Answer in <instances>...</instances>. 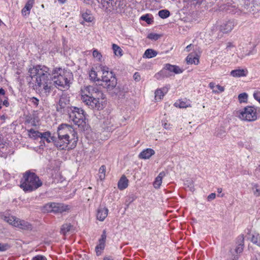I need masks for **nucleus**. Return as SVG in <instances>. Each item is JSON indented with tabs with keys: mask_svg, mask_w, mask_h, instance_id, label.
Instances as JSON below:
<instances>
[{
	"mask_svg": "<svg viewBox=\"0 0 260 260\" xmlns=\"http://www.w3.org/2000/svg\"><path fill=\"white\" fill-rule=\"evenodd\" d=\"M10 247V245L7 243H0V251H5Z\"/></svg>",
	"mask_w": 260,
	"mask_h": 260,
	"instance_id": "a18cd8bd",
	"label": "nucleus"
},
{
	"mask_svg": "<svg viewBox=\"0 0 260 260\" xmlns=\"http://www.w3.org/2000/svg\"><path fill=\"white\" fill-rule=\"evenodd\" d=\"M20 186L25 192H30L36 190L42 185L39 177L33 172L27 171L23 174Z\"/></svg>",
	"mask_w": 260,
	"mask_h": 260,
	"instance_id": "7ed1b4c3",
	"label": "nucleus"
},
{
	"mask_svg": "<svg viewBox=\"0 0 260 260\" xmlns=\"http://www.w3.org/2000/svg\"><path fill=\"white\" fill-rule=\"evenodd\" d=\"M4 220L10 224L22 230L31 231L33 228L31 224L28 221L20 219L14 216H5Z\"/></svg>",
	"mask_w": 260,
	"mask_h": 260,
	"instance_id": "423d86ee",
	"label": "nucleus"
},
{
	"mask_svg": "<svg viewBox=\"0 0 260 260\" xmlns=\"http://www.w3.org/2000/svg\"><path fill=\"white\" fill-rule=\"evenodd\" d=\"M160 37V35L157 34L151 33L148 35V38L152 40H157Z\"/></svg>",
	"mask_w": 260,
	"mask_h": 260,
	"instance_id": "c03bdc74",
	"label": "nucleus"
},
{
	"mask_svg": "<svg viewBox=\"0 0 260 260\" xmlns=\"http://www.w3.org/2000/svg\"><path fill=\"white\" fill-rule=\"evenodd\" d=\"M96 1H98V0H84V2L86 4L89 5H92Z\"/></svg>",
	"mask_w": 260,
	"mask_h": 260,
	"instance_id": "4d7b16f0",
	"label": "nucleus"
},
{
	"mask_svg": "<svg viewBox=\"0 0 260 260\" xmlns=\"http://www.w3.org/2000/svg\"><path fill=\"white\" fill-rule=\"evenodd\" d=\"M170 15V13L169 11L167 10H162L158 12L159 16L162 19L167 18Z\"/></svg>",
	"mask_w": 260,
	"mask_h": 260,
	"instance_id": "e433bc0d",
	"label": "nucleus"
},
{
	"mask_svg": "<svg viewBox=\"0 0 260 260\" xmlns=\"http://www.w3.org/2000/svg\"><path fill=\"white\" fill-rule=\"evenodd\" d=\"M225 131L222 128L218 129L216 134V136L219 137H222V136H225Z\"/></svg>",
	"mask_w": 260,
	"mask_h": 260,
	"instance_id": "8fccbe9b",
	"label": "nucleus"
},
{
	"mask_svg": "<svg viewBox=\"0 0 260 260\" xmlns=\"http://www.w3.org/2000/svg\"><path fill=\"white\" fill-rule=\"evenodd\" d=\"M106 238V232H105V231H104L103 233L101 236V239L100 240V242H103V243H105Z\"/></svg>",
	"mask_w": 260,
	"mask_h": 260,
	"instance_id": "6e6d98bb",
	"label": "nucleus"
},
{
	"mask_svg": "<svg viewBox=\"0 0 260 260\" xmlns=\"http://www.w3.org/2000/svg\"><path fill=\"white\" fill-rule=\"evenodd\" d=\"M52 142L54 146L60 150H71L74 149L77 145L78 140V138H62L58 136L56 137H52Z\"/></svg>",
	"mask_w": 260,
	"mask_h": 260,
	"instance_id": "39448f33",
	"label": "nucleus"
},
{
	"mask_svg": "<svg viewBox=\"0 0 260 260\" xmlns=\"http://www.w3.org/2000/svg\"><path fill=\"white\" fill-rule=\"evenodd\" d=\"M57 135L62 138H78L77 133L74 131L72 126L67 124H61L57 129Z\"/></svg>",
	"mask_w": 260,
	"mask_h": 260,
	"instance_id": "1a4fd4ad",
	"label": "nucleus"
},
{
	"mask_svg": "<svg viewBox=\"0 0 260 260\" xmlns=\"http://www.w3.org/2000/svg\"><path fill=\"white\" fill-rule=\"evenodd\" d=\"M168 89L166 87L157 89L155 92V100H161L168 92Z\"/></svg>",
	"mask_w": 260,
	"mask_h": 260,
	"instance_id": "4be33fe9",
	"label": "nucleus"
},
{
	"mask_svg": "<svg viewBox=\"0 0 260 260\" xmlns=\"http://www.w3.org/2000/svg\"><path fill=\"white\" fill-rule=\"evenodd\" d=\"M128 180L125 175H122L118 183V187L120 190H123L128 186Z\"/></svg>",
	"mask_w": 260,
	"mask_h": 260,
	"instance_id": "6ab92c4d",
	"label": "nucleus"
},
{
	"mask_svg": "<svg viewBox=\"0 0 260 260\" xmlns=\"http://www.w3.org/2000/svg\"><path fill=\"white\" fill-rule=\"evenodd\" d=\"M165 175L166 174L164 172H161L155 178V180L153 183V186L155 188H158L160 187L162 183V179L165 176Z\"/></svg>",
	"mask_w": 260,
	"mask_h": 260,
	"instance_id": "5701e85b",
	"label": "nucleus"
},
{
	"mask_svg": "<svg viewBox=\"0 0 260 260\" xmlns=\"http://www.w3.org/2000/svg\"><path fill=\"white\" fill-rule=\"evenodd\" d=\"M103 82V85L107 89V91H110L114 89V87L116 86L117 83L116 77Z\"/></svg>",
	"mask_w": 260,
	"mask_h": 260,
	"instance_id": "4468645a",
	"label": "nucleus"
},
{
	"mask_svg": "<svg viewBox=\"0 0 260 260\" xmlns=\"http://www.w3.org/2000/svg\"><path fill=\"white\" fill-rule=\"evenodd\" d=\"M171 75H172L169 73V72L166 69V67L165 66L162 70L155 75L154 77L157 79L159 80L163 78L169 77Z\"/></svg>",
	"mask_w": 260,
	"mask_h": 260,
	"instance_id": "412c9836",
	"label": "nucleus"
},
{
	"mask_svg": "<svg viewBox=\"0 0 260 260\" xmlns=\"http://www.w3.org/2000/svg\"><path fill=\"white\" fill-rule=\"evenodd\" d=\"M112 49L115 55L122 56V49L116 44L112 45Z\"/></svg>",
	"mask_w": 260,
	"mask_h": 260,
	"instance_id": "f704fd0d",
	"label": "nucleus"
},
{
	"mask_svg": "<svg viewBox=\"0 0 260 260\" xmlns=\"http://www.w3.org/2000/svg\"><path fill=\"white\" fill-rule=\"evenodd\" d=\"M187 63L188 64H198L199 63V60L198 58L194 57L192 54H189L186 58Z\"/></svg>",
	"mask_w": 260,
	"mask_h": 260,
	"instance_id": "393cba45",
	"label": "nucleus"
},
{
	"mask_svg": "<svg viewBox=\"0 0 260 260\" xmlns=\"http://www.w3.org/2000/svg\"><path fill=\"white\" fill-rule=\"evenodd\" d=\"M141 19L145 21L147 23H151L152 20L149 17L148 15H143L141 17Z\"/></svg>",
	"mask_w": 260,
	"mask_h": 260,
	"instance_id": "49530a36",
	"label": "nucleus"
},
{
	"mask_svg": "<svg viewBox=\"0 0 260 260\" xmlns=\"http://www.w3.org/2000/svg\"><path fill=\"white\" fill-rule=\"evenodd\" d=\"M104 98L103 92L96 86H88L81 91V100L92 109H102L103 105L100 100Z\"/></svg>",
	"mask_w": 260,
	"mask_h": 260,
	"instance_id": "f03ea898",
	"label": "nucleus"
},
{
	"mask_svg": "<svg viewBox=\"0 0 260 260\" xmlns=\"http://www.w3.org/2000/svg\"><path fill=\"white\" fill-rule=\"evenodd\" d=\"M30 102L35 106H37L39 104V100L35 98L32 97L30 99Z\"/></svg>",
	"mask_w": 260,
	"mask_h": 260,
	"instance_id": "09e8293b",
	"label": "nucleus"
},
{
	"mask_svg": "<svg viewBox=\"0 0 260 260\" xmlns=\"http://www.w3.org/2000/svg\"><path fill=\"white\" fill-rule=\"evenodd\" d=\"M73 228V225L70 223H66L63 224L60 229V233L65 235L67 233L71 231Z\"/></svg>",
	"mask_w": 260,
	"mask_h": 260,
	"instance_id": "cd10ccee",
	"label": "nucleus"
},
{
	"mask_svg": "<svg viewBox=\"0 0 260 260\" xmlns=\"http://www.w3.org/2000/svg\"><path fill=\"white\" fill-rule=\"evenodd\" d=\"M234 46L233 45V44L231 43V42H228L227 43V46H226V48L228 49V48H232V47H234Z\"/></svg>",
	"mask_w": 260,
	"mask_h": 260,
	"instance_id": "e2e57ef3",
	"label": "nucleus"
},
{
	"mask_svg": "<svg viewBox=\"0 0 260 260\" xmlns=\"http://www.w3.org/2000/svg\"><path fill=\"white\" fill-rule=\"evenodd\" d=\"M115 77H116L115 74L113 72L110 71V72L104 73V75L102 76V81L103 82L106 81Z\"/></svg>",
	"mask_w": 260,
	"mask_h": 260,
	"instance_id": "2f4dec72",
	"label": "nucleus"
},
{
	"mask_svg": "<svg viewBox=\"0 0 260 260\" xmlns=\"http://www.w3.org/2000/svg\"><path fill=\"white\" fill-rule=\"evenodd\" d=\"M103 260H113L112 259H111V258L110 257H105L104 258Z\"/></svg>",
	"mask_w": 260,
	"mask_h": 260,
	"instance_id": "774afa93",
	"label": "nucleus"
},
{
	"mask_svg": "<svg viewBox=\"0 0 260 260\" xmlns=\"http://www.w3.org/2000/svg\"><path fill=\"white\" fill-rule=\"evenodd\" d=\"M82 16L84 20L88 22H92L93 19V17L89 10H86L85 12L83 13Z\"/></svg>",
	"mask_w": 260,
	"mask_h": 260,
	"instance_id": "c756f323",
	"label": "nucleus"
},
{
	"mask_svg": "<svg viewBox=\"0 0 260 260\" xmlns=\"http://www.w3.org/2000/svg\"><path fill=\"white\" fill-rule=\"evenodd\" d=\"M28 133L29 137L34 139H36L38 138H41L42 135V133H40L37 131H35L32 128L28 130Z\"/></svg>",
	"mask_w": 260,
	"mask_h": 260,
	"instance_id": "c85d7f7f",
	"label": "nucleus"
},
{
	"mask_svg": "<svg viewBox=\"0 0 260 260\" xmlns=\"http://www.w3.org/2000/svg\"><path fill=\"white\" fill-rule=\"evenodd\" d=\"M3 105L6 107H8L9 106V103L8 101V98L3 101Z\"/></svg>",
	"mask_w": 260,
	"mask_h": 260,
	"instance_id": "680f3d73",
	"label": "nucleus"
},
{
	"mask_svg": "<svg viewBox=\"0 0 260 260\" xmlns=\"http://www.w3.org/2000/svg\"><path fill=\"white\" fill-rule=\"evenodd\" d=\"M108 209L106 208L100 207L97 212V219L100 221H104L107 216Z\"/></svg>",
	"mask_w": 260,
	"mask_h": 260,
	"instance_id": "2eb2a0df",
	"label": "nucleus"
},
{
	"mask_svg": "<svg viewBox=\"0 0 260 260\" xmlns=\"http://www.w3.org/2000/svg\"><path fill=\"white\" fill-rule=\"evenodd\" d=\"M92 55L94 58H98V59L99 61H100L101 60L102 55L101 53L97 49H94L93 51Z\"/></svg>",
	"mask_w": 260,
	"mask_h": 260,
	"instance_id": "37998d69",
	"label": "nucleus"
},
{
	"mask_svg": "<svg viewBox=\"0 0 260 260\" xmlns=\"http://www.w3.org/2000/svg\"><path fill=\"white\" fill-rule=\"evenodd\" d=\"M260 93H254L253 94V96L255 100L258 101L259 102V99H260Z\"/></svg>",
	"mask_w": 260,
	"mask_h": 260,
	"instance_id": "052dcab7",
	"label": "nucleus"
},
{
	"mask_svg": "<svg viewBox=\"0 0 260 260\" xmlns=\"http://www.w3.org/2000/svg\"><path fill=\"white\" fill-rule=\"evenodd\" d=\"M114 119L112 118H110L105 120L104 124L108 131H111L114 126Z\"/></svg>",
	"mask_w": 260,
	"mask_h": 260,
	"instance_id": "a878e982",
	"label": "nucleus"
},
{
	"mask_svg": "<svg viewBox=\"0 0 260 260\" xmlns=\"http://www.w3.org/2000/svg\"><path fill=\"white\" fill-rule=\"evenodd\" d=\"M216 88L218 89V93L222 92L224 90V88L219 85H216Z\"/></svg>",
	"mask_w": 260,
	"mask_h": 260,
	"instance_id": "bf43d9fd",
	"label": "nucleus"
},
{
	"mask_svg": "<svg viewBox=\"0 0 260 260\" xmlns=\"http://www.w3.org/2000/svg\"><path fill=\"white\" fill-rule=\"evenodd\" d=\"M52 137H55V136H51V133L49 132H46L42 133L41 138L43 140H45L48 143L52 142Z\"/></svg>",
	"mask_w": 260,
	"mask_h": 260,
	"instance_id": "7c9ffc66",
	"label": "nucleus"
},
{
	"mask_svg": "<svg viewBox=\"0 0 260 260\" xmlns=\"http://www.w3.org/2000/svg\"><path fill=\"white\" fill-rule=\"evenodd\" d=\"M97 76V73L93 70H91L89 73V77L90 79L94 81H100V79L98 78Z\"/></svg>",
	"mask_w": 260,
	"mask_h": 260,
	"instance_id": "ea45409f",
	"label": "nucleus"
},
{
	"mask_svg": "<svg viewBox=\"0 0 260 260\" xmlns=\"http://www.w3.org/2000/svg\"><path fill=\"white\" fill-rule=\"evenodd\" d=\"M100 69L103 72V75H104V73H107V72H110L109 71V68L108 67H106V66H101L100 67Z\"/></svg>",
	"mask_w": 260,
	"mask_h": 260,
	"instance_id": "864d4df0",
	"label": "nucleus"
},
{
	"mask_svg": "<svg viewBox=\"0 0 260 260\" xmlns=\"http://www.w3.org/2000/svg\"><path fill=\"white\" fill-rule=\"evenodd\" d=\"M157 54V52L152 49H148L145 51L143 55L144 58H151L156 56Z\"/></svg>",
	"mask_w": 260,
	"mask_h": 260,
	"instance_id": "bb28decb",
	"label": "nucleus"
},
{
	"mask_svg": "<svg viewBox=\"0 0 260 260\" xmlns=\"http://www.w3.org/2000/svg\"><path fill=\"white\" fill-rule=\"evenodd\" d=\"M237 116L242 120L253 121L257 119L255 108L252 106L246 107L243 110L237 111Z\"/></svg>",
	"mask_w": 260,
	"mask_h": 260,
	"instance_id": "0eeeda50",
	"label": "nucleus"
},
{
	"mask_svg": "<svg viewBox=\"0 0 260 260\" xmlns=\"http://www.w3.org/2000/svg\"><path fill=\"white\" fill-rule=\"evenodd\" d=\"M209 87L213 90V92L214 93H218V91L216 89H214V88L216 87V85L214 83L210 82L209 84Z\"/></svg>",
	"mask_w": 260,
	"mask_h": 260,
	"instance_id": "3c124183",
	"label": "nucleus"
},
{
	"mask_svg": "<svg viewBox=\"0 0 260 260\" xmlns=\"http://www.w3.org/2000/svg\"><path fill=\"white\" fill-rule=\"evenodd\" d=\"M244 237L243 235H241L238 237V245L234 250H230L229 257L228 260H237L239 254L243 250Z\"/></svg>",
	"mask_w": 260,
	"mask_h": 260,
	"instance_id": "9d476101",
	"label": "nucleus"
},
{
	"mask_svg": "<svg viewBox=\"0 0 260 260\" xmlns=\"http://www.w3.org/2000/svg\"><path fill=\"white\" fill-rule=\"evenodd\" d=\"M222 188H217V192H218V193H221V192H222Z\"/></svg>",
	"mask_w": 260,
	"mask_h": 260,
	"instance_id": "338daca9",
	"label": "nucleus"
},
{
	"mask_svg": "<svg viewBox=\"0 0 260 260\" xmlns=\"http://www.w3.org/2000/svg\"><path fill=\"white\" fill-rule=\"evenodd\" d=\"M245 8L249 12L255 11L256 10L253 0H247L245 3Z\"/></svg>",
	"mask_w": 260,
	"mask_h": 260,
	"instance_id": "b1692460",
	"label": "nucleus"
},
{
	"mask_svg": "<svg viewBox=\"0 0 260 260\" xmlns=\"http://www.w3.org/2000/svg\"><path fill=\"white\" fill-rule=\"evenodd\" d=\"M105 243L103 242H100V244L95 247L96 254L100 255L101 254V250L104 248Z\"/></svg>",
	"mask_w": 260,
	"mask_h": 260,
	"instance_id": "58836bf2",
	"label": "nucleus"
},
{
	"mask_svg": "<svg viewBox=\"0 0 260 260\" xmlns=\"http://www.w3.org/2000/svg\"><path fill=\"white\" fill-rule=\"evenodd\" d=\"M154 150L151 148H147L142 151L139 157L142 159H148L152 155L154 154Z\"/></svg>",
	"mask_w": 260,
	"mask_h": 260,
	"instance_id": "f3484780",
	"label": "nucleus"
},
{
	"mask_svg": "<svg viewBox=\"0 0 260 260\" xmlns=\"http://www.w3.org/2000/svg\"><path fill=\"white\" fill-rule=\"evenodd\" d=\"M192 46V45L191 44H190L189 45H188L186 47V51L187 52H189L190 50V48Z\"/></svg>",
	"mask_w": 260,
	"mask_h": 260,
	"instance_id": "69168bd1",
	"label": "nucleus"
},
{
	"mask_svg": "<svg viewBox=\"0 0 260 260\" xmlns=\"http://www.w3.org/2000/svg\"><path fill=\"white\" fill-rule=\"evenodd\" d=\"M251 242L256 244L257 246H260V236L259 234L253 235L251 238Z\"/></svg>",
	"mask_w": 260,
	"mask_h": 260,
	"instance_id": "4c0bfd02",
	"label": "nucleus"
},
{
	"mask_svg": "<svg viewBox=\"0 0 260 260\" xmlns=\"http://www.w3.org/2000/svg\"><path fill=\"white\" fill-rule=\"evenodd\" d=\"M108 91L112 96L115 95L120 96L122 95V92L121 91L120 88L119 87H116V86L114 87V89Z\"/></svg>",
	"mask_w": 260,
	"mask_h": 260,
	"instance_id": "473e14b6",
	"label": "nucleus"
},
{
	"mask_svg": "<svg viewBox=\"0 0 260 260\" xmlns=\"http://www.w3.org/2000/svg\"><path fill=\"white\" fill-rule=\"evenodd\" d=\"M248 95L246 93H242L239 95L238 98L240 103L245 102L247 99Z\"/></svg>",
	"mask_w": 260,
	"mask_h": 260,
	"instance_id": "79ce46f5",
	"label": "nucleus"
},
{
	"mask_svg": "<svg viewBox=\"0 0 260 260\" xmlns=\"http://www.w3.org/2000/svg\"><path fill=\"white\" fill-rule=\"evenodd\" d=\"M71 111L69 113L70 120L73 121L74 123L77 125L81 131L87 129L88 124L85 118L84 111L77 107L71 108Z\"/></svg>",
	"mask_w": 260,
	"mask_h": 260,
	"instance_id": "20e7f679",
	"label": "nucleus"
},
{
	"mask_svg": "<svg viewBox=\"0 0 260 260\" xmlns=\"http://www.w3.org/2000/svg\"><path fill=\"white\" fill-rule=\"evenodd\" d=\"M31 260H47L46 258L43 255H38L34 257Z\"/></svg>",
	"mask_w": 260,
	"mask_h": 260,
	"instance_id": "603ef678",
	"label": "nucleus"
},
{
	"mask_svg": "<svg viewBox=\"0 0 260 260\" xmlns=\"http://www.w3.org/2000/svg\"><path fill=\"white\" fill-rule=\"evenodd\" d=\"M6 144V143L4 141L3 136L0 135V151L4 149Z\"/></svg>",
	"mask_w": 260,
	"mask_h": 260,
	"instance_id": "de8ad7c7",
	"label": "nucleus"
},
{
	"mask_svg": "<svg viewBox=\"0 0 260 260\" xmlns=\"http://www.w3.org/2000/svg\"><path fill=\"white\" fill-rule=\"evenodd\" d=\"M163 125H164V127L166 129H169L170 128V124H168L167 123H165Z\"/></svg>",
	"mask_w": 260,
	"mask_h": 260,
	"instance_id": "0e129e2a",
	"label": "nucleus"
},
{
	"mask_svg": "<svg viewBox=\"0 0 260 260\" xmlns=\"http://www.w3.org/2000/svg\"><path fill=\"white\" fill-rule=\"evenodd\" d=\"M106 167L104 165L102 166L99 170V178L101 180H103L105 178Z\"/></svg>",
	"mask_w": 260,
	"mask_h": 260,
	"instance_id": "c9c22d12",
	"label": "nucleus"
},
{
	"mask_svg": "<svg viewBox=\"0 0 260 260\" xmlns=\"http://www.w3.org/2000/svg\"><path fill=\"white\" fill-rule=\"evenodd\" d=\"M215 197H216V194L215 193H212L208 196L207 199H208V201H210V200L214 199L215 198Z\"/></svg>",
	"mask_w": 260,
	"mask_h": 260,
	"instance_id": "13d9d810",
	"label": "nucleus"
},
{
	"mask_svg": "<svg viewBox=\"0 0 260 260\" xmlns=\"http://www.w3.org/2000/svg\"><path fill=\"white\" fill-rule=\"evenodd\" d=\"M176 107H178L180 108H185L190 107V105L187 101H179L175 104Z\"/></svg>",
	"mask_w": 260,
	"mask_h": 260,
	"instance_id": "72a5a7b5",
	"label": "nucleus"
},
{
	"mask_svg": "<svg viewBox=\"0 0 260 260\" xmlns=\"http://www.w3.org/2000/svg\"><path fill=\"white\" fill-rule=\"evenodd\" d=\"M166 69L168 70L170 73H174L176 74L182 73L183 70L179 68V67L175 65H171L167 63L165 65Z\"/></svg>",
	"mask_w": 260,
	"mask_h": 260,
	"instance_id": "a211bd4d",
	"label": "nucleus"
},
{
	"mask_svg": "<svg viewBox=\"0 0 260 260\" xmlns=\"http://www.w3.org/2000/svg\"><path fill=\"white\" fill-rule=\"evenodd\" d=\"M235 25L234 20L226 21L220 26V30L223 33H228L232 30Z\"/></svg>",
	"mask_w": 260,
	"mask_h": 260,
	"instance_id": "f8f14e48",
	"label": "nucleus"
},
{
	"mask_svg": "<svg viewBox=\"0 0 260 260\" xmlns=\"http://www.w3.org/2000/svg\"><path fill=\"white\" fill-rule=\"evenodd\" d=\"M49 69L45 66H34L28 70L30 77L36 78L35 89L43 97H47L53 89V85L58 88H67L70 86L73 75L68 70L58 69L53 77L49 73Z\"/></svg>",
	"mask_w": 260,
	"mask_h": 260,
	"instance_id": "f257e3e1",
	"label": "nucleus"
},
{
	"mask_svg": "<svg viewBox=\"0 0 260 260\" xmlns=\"http://www.w3.org/2000/svg\"><path fill=\"white\" fill-rule=\"evenodd\" d=\"M69 97H68V96L66 94H62L60 97L58 102V107L57 108V110L59 111V109L60 110L64 109L66 106L69 104Z\"/></svg>",
	"mask_w": 260,
	"mask_h": 260,
	"instance_id": "ddd939ff",
	"label": "nucleus"
},
{
	"mask_svg": "<svg viewBox=\"0 0 260 260\" xmlns=\"http://www.w3.org/2000/svg\"><path fill=\"white\" fill-rule=\"evenodd\" d=\"M133 78L136 81H139L141 79L140 74L137 72L134 74Z\"/></svg>",
	"mask_w": 260,
	"mask_h": 260,
	"instance_id": "5fc2aeb1",
	"label": "nucleus"
},
{
	"mask_svg": "<svg viewBox=\"0 0 260 260\" xmlns=\"http://www.w3.org/2000/svg\"><path fill=\"white\" fill-rule=\"evenodd\" d=\"M35 0H28L24 7L22 9L21 13L23 15L26 16L29 14L31 9L32 8Z\"/></svg>",
	"mask_w": 260,
	"mask_h": 260,
	"instance_id": "dca6fc26",
	"label": "nucleus"
},
{
	"mask_svg": "<svg viewBox=\"0 0 260 260\" xmlns=\"http://www.w3.org/2000/svg\"><path fill=\"white\" fill-rule=\"evenodd\" d=\"M258 187V185L257 184H254L253 185L252 189L253 190V193L256 197H259L260 196V189Z\"/></svg>",
	"mask_w": 260,
	"mask_h": 260,
	"instance_id": "a19ab883",
	"label": "nucleus"
},
{
	"mask_svg": "<svg viewBox=\"0 0 260 260\" xmlns=\"http://www.w3.org/2000/svg\"><path fill=\"white\" fill-rule=\"evenodd\" d=\"M43 210L44 212L61 213L69 211L70 206L62 203H48L44 206Z\"/></svg>",
	"mask_w": 260,
	"mask_h": 260,
	"instance_id": "6e6552de",
	"label": "nucleus"
},
{
	"mask_svg": "<svg viewBox=\"0 0 260 260\" xmlns=\"http://www.w3.org/2000/svg\"><path fill=\"white\" fill-rule=\"evenodd\" d=\"M248 72L246 70L237 69L231 72V75L234 77H240L246 76Z\"/></svg>",
	"mask_w": 260,
	"mask_h": 260,
	"instance_id": "aec40b11",
	"label": "nucleus"
},
{
	"mask_svg": "<svg viewBox=\"0 0 260 260\" xmlns=\"http://www.w3.org/2000/svg\"><path fill=\"white\" fill-rule=\"evenodd\" d=\"M118 0H101L102 8L107 12H110L117 8Z\"/></svg>",
	"mask_w": 260,
	"mask_h": 260,
	"instance_id": "9b49d317",
	"label": "nucleus"
}]
</instances>
